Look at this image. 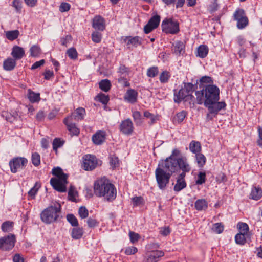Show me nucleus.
I'll list each match as a JSON object with an SVG mask.
<instances>
[{
    "label": "nucleus",
    "mask_w": 262,
    "mask_h": 262,
    "mask_svg": "<svg viewBox=\"0 0 262 262\" xmlns=\"http://www.w3.org/2000/svg\"><path fill=\"white\" fill-rule=\"evenodd\" d=\"M196 96V103L202 104L207 108L208 113L207 119L211 120L222 109H225L227 106L224 101L219 102L220 89L213 84L204 85L202 89L195 92Z\"/></svg>",
    "instance_id": "1"
},
{
    "label": "nucleus",
    "mask_w": 262,
    "mask_h": 262,
    "mask_svg": "<svg viewBox=\"0 0 262 262\" xmlns=\"http://www.w3.org/2000/svg\"><path fill=\"white\" fill-rule=\"evenodd\" d=\"M177 168L176 163L171 162V155L159 163L155 170V177L160 190L165 189Z\"/></svg>",
    "instance_id": "2"
},
{
    "label": "nucleus",
    "mask_w": 262,
    "mask_h": 262,
    "mask_svg": "<svg viewBox=\"0 0 262 262\" xmlns=\"http://www.w3.org/2000/svg\"><path fill=\"white\" fill-rule=\"evenodd\" d=\"M94 192L97 196H103L108 201L115 200L117 195L115 186L104 178L99 179L95 182Z\"/></svg>",
    "instance_id": "3"
},
{
    "label": "nucleus",
    "mask_w": 262,
    "mask_h": 262,
    "mask_svg": "<svg viewBox=\"0 0 262 262\" xmlns=\"http://www.w3.org/2000/svg\"><path fill=\"white\" fill-rule=\"evenodd\" d=\"M172 163H176L177 168L174 170V173H177L182 170V172L177 177L182 180H185L186 173L191 170V167L188 163L187 159L181 155V151L177 148L173 149L171 154Z\"/></svg>",
    "instance_id": "4"
},
{
    "label": "nucleus",
    "mask_w": 262,
    "mask_h": 262,
    "mask_svg": "<svg viewBox=\"0 0 262 262\" xmlns=\"http://www.w3.org/2000/svg\"><path fill=\"white\" fill-rule=\"evenodd\" d=\"M194 85L190 82H184L183 86L178 91L174 90V102L179 103L182 101L188 102L190 104L196 103V98L192 95Z\"/></svg>",
    "instance_id": "5"
},
{
    "label": "nucleus",
    "mask_w": 262,
    "mask_h": 262,
    "mask_svg": "<svg viewBox=\"0 0 262 262\" xmlns=\"http://www.w3.org/2000/svg\"><path fill=\"white\" fill-rule=\"evenodd\" d=\"M61 213V206L58 202L54 203L45 208L40 213V219L46 224L56 222L60 218Z\"/></svg>",
    "instance_id": "6"
},
{
    "label": "nucleus",
    "mask_w": 262,
    "mask_h": 262,
    "mask_svg": "<svg viewBox=\"0 0 262 262\" xmlns=\"http://www.w3.org/2000/svg\"><path fill=\"white\" fill-rule=\"evenodd\" d=\"M162 31L166 34H176L179 31V23L172 18H165L161 24Z\"/></svg>",
    "instance_id": "7"
},
{
    "label": "nucleus",
    "mask_w": 262,
    "mask_h": 262,
    "mask_svg": "<svg viewBox=\"0 0 262 262\" xmlns=\"http://www.w3.org/2000/svg\"><path fill=\"white\" fill-rule=\"evenodd\" d=\"M233 17L236 21V26L239 29H244L248 25V18L243 9L237 8L234 12Z\"/></svg>",
    "instance_id": "8"
},
{
    "label": "nucleus",
    "mask_w": 262,
    "mask_h": 262,
    "mask_svg": "<svg viewBox=\"0 0 262 262\" xmlns=\"http://www.w3.org/2000/svg\"><path fill=\"white\" fill-rule=\"evenodd\" d=\"M15 236L10 234L0 238V250L10 251L14 247Z\"/></svg>",
    "instance_id": "9"
},
{
    "label": "nucleus",
    "mask_w": 262,
    "mask_h": 262,
    "mask_svg": "<svg viewBox=\"0 0 262 262\" xmlns=\"http://www.w3.org/2000/svg\"><path fill=\"white\" fill-rule=\"evenodd\" d=\"M67 179L68 178H52L50 180V184L56 191L60 192H65L67 191Z\"/></svg>",
    "instance_id": "10"
},
{
    "label": "nucleus",
    "mask_w": 262,
    "mask_h": 262,
    "mask_svg": "<svg viewBox=\"0 0 262 262\" xmlns=\"http://www.w3.org/2000/svg\"><path fill=\"white\" fill-rule=\"evenodd\" d=\"M28 163L27 159L22 157H16L12 159L9 162L11 171L16 173L19 169L23 168Z\"/></svg>",
    "instance_id": "11"
},
{
    "label": "nucleus",
    "mask_w": 262,
    "mask_h": 262,
    "mask_svg": "<svg viewBox=\"0 0 262 262\" xmlns=\"http://www.w3.org/2000/svg\"><path fill=\"white\" fill-rule=\"evenodd\" d=\"M97 165L96 158L91 155H87L83 158L82 167L85 170H92L95 169Z\"/></svg>",
    "instance_id": "12"
},
{
    "label": "nucleus",
    "mask_w": 262,
    "mask_h": 262,
    "mask_svg": "<svg viewBox=\"0 0 262 262\" xmlns=\"http://www.w3.org/2000/svg\"><path fill=\"white\" fill-rule=\"evenodd\" d=\"M134 129L133 123L129 118L122 121L119 125L120 131L124 135H131L134 131Z\"/></svg>",
    "instance_id": "13"
},
{
    "label": "nucleus",
    "mask_w": 262,
    "mask_h": 262,
    "mask_svg": "<svg viewBox=\"0 0 262 262\" xmlns=\"http://www.w3.org/2000/svg\"><path fill=\"white\" fill-rule=\"evenodd\" d=\"M160 22V17L156 15L151 17L148 23L144 26V31L145 33L148 34L154 29L158 27Z\"/></svg>",
    "instance_id": "14"
},
{
    "label": "nucleus",
    "mask_w": 262,
    "mask_h": 262,
    "mask_svg": "<svg viewBox=\"0 0 262 262\" xmlns=\"http://www.w3.org/2000/svg\"><path fill=\"white\" fill-rule=\"evenodd\" d=\"M72 115H70L63 119V123L67 126L68 130L72 136H78L80 130L76 126V124L72 122Z\"/></svg>",
    "instance_id": "15"
},
{
    "label": "nucleus",
    "mask_w": 262,
    "mask_h": 262,
    "mask_svg": "<svg viewBox=\"0 0 262 262\" xmlns=\"http://www.w3.org/2000/svg\"><path fill=\"white\" fill-rule=\"evenodd\" d=\"M92 27L95 30L103 31L105 29L104 19L100 15L95 16L92 20Z\"/></svg>",
    "instance_id": "16"
},
{
    "label": "nucleus",
    "mask_w": 262,
    "mask_h": 262,
    "mask_svg": "<svg viewBox=\"0 0 262 262\" xmlns=\"http://www.w3.org/2000/svg\"><path fill=\"white\" fill-rule=\"evenodd\" d=\"M138 93L134 89H129L127 90L124 96V100L128 103L134 104L137 101Z\"/></svg>",
    "instance_id": "17"
},
{
    "label": "nucleus",
    "mask_w": 262,
    "mask_h": 262,
    "mask_svg": "<svg viewBox=\"0 0 262 262\" xmlns=\"http://www.w3.org/2000/svg\"><path fill=\"white\" fill-rule=\"evenodd\" d=\"M92 141L96 145L102 144L106 139V133L103 130H98L93 135Z\"/></svg>",
    "instance_id": "18"
},
{
    "label": "nucleus",
    "mask_w": 262,
    "mask_h": 262,
    "mask_svg": "<svg viewBox=\"0 0 262 262\" xmlns=\"http://www.w3.org/2000/svg\"><path fill=\"white\" fill-rule=\"evenodd\" d=\"M164 255V253L162 250H155L151 251L148 256L147 262H158L160 258Z\"/></svg>",
    "instance_id": "19"
},
{
    "label": "nucleus",
    "mask_w": 262,
    "mask_h": 262,
    "mask_svg": "<svg viewBox=\"0 0 262 262\" xmlns=\"http://www.w3.org/2000/svg\"><path fill=\"white\" fill-rule=\"evenodd\" d=\"M11 54L15 60H19L25 56V51L23 48L15 46L12 48Z\"/></svg>",
    "instance_id": "20"
},
{
    "label": "nucleus",
    "mask_w": 262,
    "mask_h": 262,
    "mask_svg": "<svg viewBox=\"0 0 262 262\" xmlns=\"http://www.w3.org/2000/svg\"><path fill=\"white\" fill-rule=\"evenodd\" d=\"M262 197V189L259 186H253L249 194V198L255 201L259 200Z\"/></svg>",
    "instance_id": "21"
},
{
    "label": "nucleus",
    "mask_w": 262,
    "mask_h": 262,
    "mask_svg": "<svg viewBox=\"0 0 262 262\" xmlns=\"http://www.w3.org/2000/svg\"><path fill=\"white\" fill-rule=\"evenodd\" d=\"M173 53L176 55L180 56L185 52V43L181 41H177L173 43Z\"/></svg>",
    "instance_id": "22"
},
{
    "label": "nucleus",
    "mask_w": 262,
    "mask_h": 262,
    "mask_svg": "<svg viewBox=\"0 0 262 262\" xmlns=\"http://www.w3.org/2000/svg\"><path fill=\"white\" fill-rule=\"evenodd\" d=\"M16 66V60L14 58L9 57L4 61L3 68L6 71L13 70Z\"/></svg>",
    "instance_id": "23"
},
{
    "label": "nucleus",
    "mask_w": 262,
    "mask_h": 262,
    "mask_svg": "<svg viewBox=\"0 0 262 262\" xmlns=\"http://www.w3.org/2000/svg\"><path fill=\"white\" fill-rule=\"evenodd\" d=\"M85 114V109L83 107L77 108L74 113H72V120L74 119L77 121L81 120L84 119Z\"/></svg>",
    "instance_id": "24"
},
{
    "label": "nucleus",
    "mask_w": 262,
    "mask_h": 262,
    "mask_svg": "<svg viewBox=\"0 0 262 262\" xmlns=\"http://www.w3.org/2000/svg\"><path fill=\"white\" fill-rule=\"evenodd\" d=\"M126 40L128 48H130L131 46L137 47L141 44V38L137 36L133 37L130 36L127 37Z\"/></svg>",
    "instance_id": "25"
},
{
    "label": "nucleus",
    "mask_w": 262,
    "mask_h": 262,
    "mask_svg": "<svg viewBox=\"0 0 262 262\" xmlns=\"http://www.w3.org/2000/svg\"><path fill=\"white\" fill-rule=\"evenodd\" d=\"M194 207L198 211L205 210L208 208V202L204 199H198L194 203Z\"/></svg>",
    "instance_id": "26"
},
{
    "label": "nucleus",
    "mask_w": 262,
    "mask_h": 262,
    "mask_svg": "<svg viewBox=\"0 0 262 262\" xmlns=\"http://www.w3.org/2000/svg\"><path fill=\"white\" fill-rule=\"evenodd\" d=\"M131 72L130 69L125 66L123 64H120L117 73L119 75V77H126L129 75Z\"/></svg>",
    "instance_id": "27"
},
{
    "label": "nucleus",
    "mask_w": 262,
    "mask_h": 262,
    "mask_svg": "<svg viewBox=\"0 0 262 262\" xmlns=\"http://www.w3.org/2000/svg\"><path fill=\"white\" fill-rule=\"evenodd\" d=\"M189 148L190 151L195 155L201 152L202 150V147L200 143L194 140L192 141L190 143Z\"/></svg>",
    "instance_id": "28"
},
{
    "label": "nucleus",
    "mask_w": 262,
    "mask_h": 262,
    "mask_svg": "<svg viewBox=\"0 0 262 262\" xmlns=\"http://www.w3.org/2000/svg\"><path fill=\"white\" fill-rule=\"evenodd\" d=\"M27 97L31 103L38 102L40 99V94L36 93L30 89L28 91Z\"/></svg>",
    "instance_id": "29"
},
{
    "label": "nucleus",
    "mask_w": 262,
    "mask_h": 262,
    "mask_svg": "<svg viewBox=\"0 0 262 262\" xmlns=\"http://www.w3.org/2000/svg\"><path fill=\"white\" fill-rule=\"evenodd\" d=\"M209 51L208 48L206 45H200L197 50L196 56L201 58H205L208 55Z\"/></svg>",
    "instance_id": "30"
},
{
    "label": "nucleus",
    "mask_w": 262,
    "mask_h": 262,
    "mask_svg": "<svg viewBox=\"0 0 262 262\" xmlns=\"http://www.w3.org/2000/svg\"><path fill=\"white\" fill-rule=\"evenodd\" d=\"M83 234L82 228L76 227L73 228L71 231V236L74 239H79L81 238Z\"/></svg>",
    "instance_id": "31"
},
{
    "label": "nucleus",
    "mask_w": 262,
    "mask_h": 262,
    "mask_svg": "<svg viewBox=\"0 0 262 262\" xmlns=\"http://www.w3.org/2000/svg\"><path fill=\"white\" fill-rule=\"evenodd\" d=\"M186 186L187 183L185 180L176 178V183L174 186L173 190L176 192H179L185 188Z\"/></svg>",
    "instance_id": "32"
},
{
    "label": "nucleus",
    "mask_w": 262,
    "mask_h": 262,
    "mask_svg": "<svg viewBox=\"0 0 262 262\" xmlns=\"http://www.w3.org/2000/svg\"><path fill=\"white\" fill-rule=\"evenodd\" d=\"M52 174L57 178H68V176L63 172L62 169L59 167H54L52 170Z\"/></svg>",
    "instance_id": "33"
},
{
    "label": "nucleus",
    "mask_w": 262,
    "mask_h": 262,
    "mask_svg": "<svg viewBox=\"0 0 262 262\" xmlns=\"http://www.w3.org/2000/svg\"><path fill=\"white\" fill-rule=\"evenodd\" d=\"M14 223L11 221L4 222L1 226V229L4 232H9L13 230Z\"/></svg>",
    "instance_id": "34"
},
{
    "label": "nucleus",
    "mask_w": 262,
    "mask_h": 262,
    "mask_svg": "<svg viewBox=\"0 0 262 262\" xmlns=\"http://www.w3.org/2000/svg\"><path fill=\"white\" fill-rule=\"evenodd\" d=\"M40 186V183L36 182L34 186L29 191L28 193V196L31 199H34Z\"/></svg>",
    "instance_id": "35"
},
{
    "label": "nucleus",
    "mask_w": 262,
    "mask_h": 262,
    "mask_svg": "<svg viewBox=\"0 0 262 262\" xmlns=\"http://www.w3.org/2000/svg\"><path fill=\"white\" fill-rule=\"evenodd\" d=\"M99 88L104 92H108L111 87V83L108 79L102 80L99 83Z\"/></svg>",
    "instance_id": "36"
},
{
    "label": "nucleus",
    "mask_w": 262,
    "mask_h": 262,
    "mask_svg": "<svg viewBox=\"0 0 262 262\" xmlns=\"http://www.w3.org/2000/svg\"><path fill=\"white\" fill-rule=\"evenodd\" d=\"M195 159L198 167H203L205 165L206 162V158L203 154L200 152L196 154Z\"/></svg>",
    "instance_id": "37"
},
{
    "label": "nucleus",
    "mask_w": 262,
    "mask_h": 262,
    "mask_svg": "<svg viewBox=\"0 0 262 262\" xmlns=\"http://www.w3.org/2000/svg\"><path fill=\"white\" fill-rule=\"evenodd\" d=\"M5 34L7 38L9 40L12 41L16 39L18 37L19 34V32L18 30H15L12 31H8L6 32Z\"/></svg>",
    "instance_id": "38"
},
{
    "label": "nucleus",
    "mask_w": 262,
    "mask_h": 262,
    "mask_svg": "<svg viewBox=\"0 0 262 262\" xmlns=\"http://www.w3.org/2000/svg\"><path fill=\"white\" fill-rule=\"evenodd\" d=\"M132 116L133 117L134 120L136 123V125L137 126L141 125L142 123V118L141 114L139 111H134L133 112Z\"/></svg>",
    "instance_id": "39"
},
{
    "label": "nucleus",
    "mask_w": 262,
    "mask_h": 262,
    "mask_svg": "<svg viewBox=\"0 0 262 262\" xmlns=\"http://www.w3.org/2000/svg\"><path fill=\"white\" fill-rule=\"evenodd\" d=\"M64 142H65L63 140H61L60 138H55L53 140V143H52L53 149L54 151H57V149L58 148L61 147L63 145Z\"/></svg>",
    "instance_id": "40"
},
{
    "label": "nucleus",
    "mask_w": 262,
    "mask_h": 262,
    "mask_svg": "<svg viewBox=\"0 0 262 262\" xmlns=\"http://www.w3.org/2000/svg\"><path fill=\"white\" fill-rule=\"evenodd\" d=\"M159 73L158 68L156 66L150 67L147 69V76L148 77L154 78L157 76Z\"/></svg>",
    "instance_id": "41"
},
{
    "label": "nucleus",
    "mask_w": 262,
    "mask_h": 262,
    "mask_svg": "<svg viewBox=\"0 0 262 262\" xmlns=\"http://www.w3.org/2000/svg\"><path fill=\"white\" fill-rule=\"evenodd\" d=\"M206 181V176L205 172H200L197 176V179L195 181L196 185H202Z\"/></svg>",
    "instance_id": "42"
},
{
    "label": "nucleus",
    "mask_w": 262,
    "mask_h": 262,
    "mask_svg": "<svg viewBox=\"0 0 262 262\" xmlns=\"http://www.w3.org/2000/svg\"><path fill=\"white\" fill-rule=\"evenodd\" d=\"M67 54L68 57L73 60H75L78 57V53L74 48H70L67 51Z\"/></svg>",
    "instance_id": "43"
},
{
    "label": "nucleus",
    "mask_w": 262,
    "mask_h": 262,
    "mask_svg": "<svg viewBox=\"0 0 262 262\" xmlns=\"http://www.w3.org/2000/svg\"><path fill=\"white\" fill-rule=\"evenodd\" d=\"M170 77V74L169 72L164 71L162 72L159 77V80L161 83H166L168 81Z\"/></svg>",
    "instance_id": "44"
},
{
    "label": "nucleus",
    "mask_w": 262,
    "mask_h": 262,
    "mask_svg": "<svg viewBox=\"0 0 262 262\" xmlns=\"http://www.w3.org/2000/svg\"><path fill=\"white\" fill-rule=\"evenodd\" d=\"M67 220L73 227H77L78 226V222L77 218L72 214H68L67 215Z\"/></svg>",
    "instance_id": "45"
},
{
    "label": "nucleus",
    "mask_w": 262,
    "mask_h": 262,
    "mask_svg": "<svg viewBox=\"0 0 262 262\" xmlns=\"http://www.w3.org/2000/svg\"><path fill=\"white\" fill-rule=\"evenodd\" d=\"M245 235H246L241 233L237 234L235 236L236 243L241 245H244L246 242Z\"/></svg>",
    "instance_id": "46"
},
{
    "label": "nucleus",
    "mask_w": 262,
    "mask_h": 262,
    "mask_svg": "<svg viewBox=\"0 0 262 262\" xmlns=\"http://www.w3.org/2000/svg\"><path fill=\"white\" fill-rule=\"evenodd\" d=\"M240 232L239 233L243 234L245 235L247 234L249 231V226L245 223H239L237 225Z\"/></svg>",
    "instance_id": "47"
},
{
    "label": "nucleus",
    "mask_w": 262,
    "mask_h": 262,
    "mask_svg": "<svg viewBox=\"0 0 262 262\" xmlns=\"http://www.w3.org/2000/svg\"><path fill=\"white\" fill-rule=\"evenodd\" d=\"M96 99L100 102L103 103V104H106L109 101V97L108 95H106L103 93L99 94L97 97Z\"/></svg>",
    "instance_id": "48"
},
{
    "label": "nucleus",
    "mask_w": 262,
    "mask_h": 262,
    "mask_svg": "<svg viewBox=\"0 0 262 262\" xmlns=\"http://www.w3.org/2000/svg\"><path fill=\"white\" fill-rule=\"evenodd\" d=\"M32 162L35 166H37L40 164V157L39 154L34 152L32 155Z\"/></svg>",
    "instance_id": "49"
},
{
    "label": "nucleus",
    "mask_w": 262,
    "mask_h": 262,
    "mask_svg": "<svg viewBox=\"0 0 262 262\" xmlns=\"http://www.w3.org/2000/svg\"><path fill=\"white\" fill-rule=\"evenodd\" d=\"M30 55L32 57H37L40 54V49L39 46H33L30 49Z\"/></svg>",
    "instance_id": "50"
},
{
    "label": "nucleus",
    "mask_w": 262,
    "mask_h": 262,
    "mask_svg": "<svg viewBox=\"0 0 262 262\" xmlns=\"http://www.w3.org/2000/svg\"><path fill=\"white\" fill-rule=\"evenodd\" d=\"M129 237L130 242L133 244L137 242L140 238V236L139 234L133 231H129Z\"/></svg>",
    "instance_id": "51"
},
{
    "label": "nucleus",
    "mask_w": 262,
    "mask_h": 262,
    "mask_svg": "<svg viewBox=\"0 0 262 262\" xmlns=\"http://www.w3.org/2000/svg\"><path fill=\"white\" fill-rule=\"evenodd\" d=\"M78 214L81 219H85L88 216V210L83 206H81L79 208Z\"/></svg>",
    "instance_id": "52"
},
{
    "label": "nucleus",
    "mask_w": 262,
    "mask_h": 262,
    "mask_svg": "<svg viewBox=\"0 0 262 262\" xmlns=\"http://www.w3.org/2000/svg\"><path fill=\"white\" fill-rule=\"evenodd\" d=\"M102 34L97 32H94L92 34V39L95 43H99L101 41Z\"/></svg>",
    "instance_id": "53"
},
{
    "label": "nucleus",
    "mask_w": 262,
    "mask_h": 262,
    "mask_svg": "<svg viewBox=\"0 0 262 262\" xmlns=\"http://www.w3.org/2000/svg\"><path fill=\"white\" fill-rule=\"evenodd\" d=\"M212 230L216 233H221L224 230V226L220 223H217L213 225Z\"/></svg>",
    "instance_id": "54"
},
{
    "label": "nucleus",
    "mask_w": 262,
    "mask_h": 262,
    "mask_svg": "<svg viewBox=\"0 0 262 262\" xmlns=\"http://www.w3.org/2000/svg\"><path fill=\"white\" fill-rule=\"evenodd\" d=\"M71 8V5L68 3L62 2L59 7V10L61 12H68Z\"/></svg>",
    "instance_id": "55"
},
{
    "label": "nucleus",
    "mask_w": 262,
    "mask_h": 262,
    "mask_svg": "<svg viewBox=\"0 0 262 262\" xmlns=\"http://www.w3.org/2000/svg\"><path fill=\"white\" fill-rule=\"evenodd\" d=\"M144 116L146 118H149L150 119V122L149 123L151 125L155 123L156 122V118L154 114L150 113L147 111H146L144 113Z\"/></svg>",
    "instance_id": "56"
},
{
    "label": "nucleus",
    "mask_w": 262,
    "mask_h": 262,
    "mask_svg": "<svg viewBox=\"0 0 262 262\" xmlns=\"http://www.w3.org/2000/svg\"><path fill=\"white\" fill-rule=\"evenodd\" d=\"M138 249L136 247L130 246L126 247L125 249L124 253L127 255H133L137 253Z\"/></svg>",
    "instance_id": "57"
},
{
    "label": "nucleus",
    "mask_w": 262,
    "mask_h": 262,
    "mask_svg": "<svg viewBox=\"0 0 262 262\" xmlns=\"http://www.w3.org/2000/svg\"><path fill=\"white\" fill-rule=\"evenodd\" d=\"M144 199L142 196H135L132 198L134 206H139L143 204Z\"/></svg>",
    "instance_id": "58"
},
{
    "label": "nucleus",
    "mask_w": 262,
    "mask_h": 262,
    "mask_svg": "<svg viewBox=\"0 0 262 262\" xmlns=\"http://www.w3.org/2000/svg\"><path fill=\"white\" fill-rule=\"evenodd\" d=\"M12 6L15 8L17 12L20 13L22 8V3L21 0H13Z\"/></svg>",
    "instance_id": "59"
},
{
    "label": "nucleus",
    "mask_w": 262,
    "mask_h": 262,
    "mask_svg": "<svg viewBox=\"0 0 262 262\" xmlns=\"http://www.w3.org/2000/svg\"><path fill=\"white\" fill-rule=\"evenodd\" d=\"M110 163L111 166L113 168L117 167L119 164V159H118V157H117L115 156H112L110 157Z\"/></svg>",
    "instance_id": "60"
},
{
    "label": "nucleus",
    "mask_w": 262,
    "mask_h": 262,
    "mask_svg": "<svg viewBox=\"0 0 262 262\" xmlns=\"http://www.w3.org/2000/svg\"><path fill=\"white\" fill-rule=\"evenodd\" d=\"M218 4L217 3V0H213V2L210 4L208 7V10L210 13H213L215 12L218 9Z\"/></svg>",
    "instance_id": "61"
},
{
    "label": "nucleus",
    "mask_w": 262,
    "mask_h": 262,
    "mask_svg": "<svg viewBox=\"0 0 262 262\" xmlns=\"http://www.w3.org/2000/svg\"><path fill=\"white\" fill-rule=\"evenodd\" d=\"M186 112L185 111H182L176 115V118L178 121V122H182L186 116Z\"/></svg>",
    "instance_id": "62"
},
{
    "label": "nucleus",
    "mask_w": 262,
    "mask_h": 262,
    "mask_svg": "<svg viewBox=\"0 0 262 262\" xmlns=\"http://www.w3.org/2000/svg\"><path fill=\"white\" fill-rule=\"evenodd\" d=\"M200 82L202 83H208V84H211L210 83H213V80L211 77L205 76L201 78Z\"/></svg>",
    "instance_id": "63"
},
{
    "label": "nucleus",
    "mask_w": 262,
    "mask_h": 262,
    "mask_svg": "<svg viewBox=\"0 0 262 262\" xmlns=\"http://www.w3.org/2000/svg\"><path fill=\"white\" fill-rule=\"evenodd\" d=\"M258 139L257 141V145L262 148V127H258Z\"/></svg>",
    "instance_id": "64"
}]
</instances>
